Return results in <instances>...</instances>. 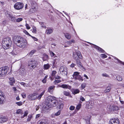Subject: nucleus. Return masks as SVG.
I'll use <instances>...</instances> for the list:
<instances>
[{"label": "nucleus", "mask_w": 124, "mask_h": 124, "mask_svg": "<svg viewBox=\"0 0 124 124\" xmlns=\"http://www.w3.org/2000/svg\"><path fill=\"white\" fill-rule=\"evenodd\" d=\"M13 39L15 43L20 47L24 48L27 46L26 40L20 36H15Z\"/></svg>", "instance_id": "obj_1"}, {"label": "nucleus", "mask_w": 124, "mask_h": 124, "mask_svg": "<svg viewBox=\"0 0 124 124\" xmlns=\"http://www.w3.org/2000/svg\"><path fill=\"white\" fill-rule=\"evenodd\" d=\"M56 103L57 101L55 100V98L51 96H48L45 101V105L50 108L56 106Z\"/></svg>", "instance_id": "obj_2"}, {"label": "nucleus", "mask_w": 124, "mask_h": 124, "mask_svg": "<svg viewBox=\"0 0 124 124\" xmlns=\"http://www.w3.org/2000/svg\"><path fill=\"white\" fill-rule=\"evenodd\" d=\"M12 44L11 39L9 37H5L2 40V46L4 49H7L10 47Z\"/></svg>", "instance_id": "obj_3"}, {"label": "nucleus", "mask_w": 124, "mask_h": 124, "mask_svg": "<svg viewBox=\"0 0 124 124\" xmlns=\"http://www.w3.org/2000/svg\"><path fill=\"white\" fill-rule=\"evenodd\" d=\"M60 74L62 75H67L68 74V70L67 67L65 66H62L59 70Z\"/></svg>", "instance_id": "obj_4"}, {"label": "nucleus", "mask_w": 124, "mask_h": 124, "mask_svg": "<svg viewBox=\"0 0 124 124\" xmlns=\"http://www.w3.org/2000/svg\"><path fill=\"white\" fill-rule=\"evenodd\" d=\"M8 70V67L7 66L0 68V77H2L6 74Z\"/></svg>", "instance_id": "obj_5"}, {"label": "nucleus", "mask_w": 124, "mask_h": 124, "mask_svg": "<svg viewBox=\"0 0 124 124\" xmlns=\"http://www.w3.org/2000/svg\"><path fill=\"white\" fill-rule=\"evenodd\" d=\"M38 64L37 62L35 61H31L29 62L28 66L31 69L35 68Z\"/></svg>", "instance_id": "obj_6"}, {"label": "nucleus", "mask_w": 124, "mask_h": 124, "mask_svg": "<svg viewBox=\"0 0 124 124\" xmlns=\"http://www.w3.org/2000/svg\"><path fill=\"white\" fill-rule=\"evenodd\" d=\"M24 6V4L23 3L17 2L14 4V7L15 9L19 10L23 8Z\"/></svg>", "instance_id": "obj_7"}, {"label": "nucleus", "mask_w": 124, "mask_h": 124, "mask_svg": "<svg viewBox=\"0 0 124 124\" xmlns=\"http://www.w3.org/2000/svg\"><path fill=\"white\" fill-rule=\"evenodd\" d=\"M119 120L118 118L116 119H112L110 120L109 124H119Z\"/></svg>", "instance_id": "obj_8"}, {"label": "nucleus", "mask_w": 124, "mask_h": 124, "mask_svg": "<svg viewBox=\"0 0 124 124\" xmlns=\"http://www.w3.org/2000/svg\"><path fill=\"white\" fill-rule=\"evenodd\" d=\"M48 120L46 119H41L38 122L37 124H48Z\"/></svg>", "instance_id": "obj_9"}, {"label": "nucleus", "mask_w": 124, "mask_h": 124, "mask_svg": "<svg viewBox=\"0 0 124 124\" xmlns=\"http://www.w3.org/2000/svg\"><path fill=\"white\" fill-rule=\"evenodd\" d=\"M28 97L29 100H34L37 98V96L35 93L31 94L28 95Z\"/></svg>", "instance_id": "obj_10"}, {"label": "nucleus", "mask_w": 124, "mask_h": 124, "mask_svg": "<svg viewBox=\"0 0 124 124\" xmlns=\"http://www.w3.org/2000/svg\"><path fill=\"white\" fill-rule=\"evenodd\" d=\"M8 16L9 20L13 22H16V19L15 17L10 14H8Z\"/></svg>", "instance_id": "obj_11"}, {"label": "nucleus", "mask_w": 124, "mask_h": 124, "mask_svg": "<svg viewBox=\"0 0 124 124\" xmlns=\"http://www.w3.org/2000/svg\"><path fill=\"white\" fill-rule=\"evenodd\" d=\"M59 86L60 87H62L63 88L68 89H70L71 88V86L68 85L63 84L59 85Z\"/></svg>", "instance_id": "obj_12"}, {"label": "nucleus", "mask_w": 124, "mask_h": 124, "mask_svg": "<svg viewBox=\"0 0 124 124\" xmlns=\"http://www.w3.org/2000/svg\"><path fill=\"white\" fill-rule=\"evenodd\" d=\"M8 120L6 117L2 116L0 117V122L1 123L6 122Z\"/></svg>", "instance_id": "obj_13"}, {"label": "nucleus", "mask_w": 124, "mask_h": 124, "mask_svg": "<svg viewBox=\"0 0 124 124\" xmlns=\"http://www.w3.org/2000/svg\"><path fill=\"white\" fill-rule=\"evenodd\" d=\"M31 5L32 8L30 10L31 11H32L33 13H34L37 10L36 8L37 4L35 3L34 4H32Z\"/></svg>", "instance_id": "obj_14"}, {"label": "nucleus", "mask_w": 124, "mask_h": 124, "mask_svg": "<svg viewBox=\"0 0 124 124\" xmlns=\"http://www.w3.org/2000/svg\"><path fill=\"white\" fill-rule=\"evenodd\" d=\"M76 61L77 65L79 68H81L83 67L82 63L79 59H76Z\"/></svg>", "instance_id": "obj_15"}, {"label": "nucleus", "mask_w": 124, "mask_h": 124, "mask_svg": "<svg viewBox=\"0 0 124 124\" xmlns=\"http://www.w3.org/2000/svg\"><path fill=\"white\" fill-rule=\"evenodd\" d=\"M93 45H94V47L97 50L99 51L101 53H104L105 52L103 49L99 46L94 44Z\"/></svg>", "instance_id": "obj_16"}, {"label": "nucleus", "mask_w": 124, "mask_h": 124, "mask_svg": "<svg viewBox=\"0 0 124 124\" xmlns=\"http://www.w3.org/2000/svg\"><path fill=\"white\" fill-rule=\"evenodd\" d=\"M71 91L72 93L74 95L80 92L79 90L78 89H71Z\"/></svg>", "instance_id": "obj_17"}, {"label": "nucleus", "mask_w": 124, "mask_h": 124, "mask_svg": "<svg viewBox=\"0 0 124 124\" xmlns=\"http://www.w3.org/2000/svg\"><path fill=\"white\" fill-rule=\"evenodd\" d=\"M24 69L23 68H20L19 69V71L22 75L24 76L26 74V72L24 71Z\"/></svg>", "instance_id": "obj_18"}, {"label": "nucleus", "mask_w": 124, "mask_h": 124, "mask_svg": "<svg viewBox=\"0 0 124 124\" xmlns=\"http://www.w3.org/2000/svg\"><path fill=\"white\" fill-rule=\"evenodd\" d=\"M57 105V108L59 109H62V108L63 106V103H56V105Z\"/></svg>", "instance_id": "obj_19"}, {"label": "nucleus", "mask_w": 124, "mask_h": 124, "mask_svg": "<svg viewBox=\"0 0 124 124\" xmlns=\"http://www.w3.org/2000/svg\"><path fill=\"white\" fill-rule=\"evenodd\" d=\"M55 87V86L54 85L51 86L49 87L48 89V91L50 93H52Z\"/></svg>", "instance_id": "obj_20"}, {"label": "nucleus", "mask_w": 124, "mask_h": 124, "mask_svg": "<svg viewBox=\"0 0 124 124\" xmlns=\"http://www.w3.org/2000/svg\"><path fill=\"white\" fill-rule=\"evenodd\" d=\"M53 31V29H47L46 31V33L47 34H49L52 33Z\"/></svg>", "instance_id": "obj_21"}, {"label": "nucleus", "mask_w": 124, "mask_h": 124, "mask_svg": "<svg viewBox=\"0 0 124 124\" xmlns=\"http://www.w3.org/2000/svg\"><path fill=\"white\" fill-rule=\"evenodd\" d=\"M79 73L78 72H75L74 73L73 75V79H75L77 78V77L79 75Z\"/></svg>", "instance_id": "obj_22"}, {"label": "nucleus", "mask_w": 124, "mask_h": 124, "mask_svg": "<svg viewBox=\"0 0 124 124\" xmlns=\"http://www.w3.org/2000/svg\"><path fill=\"white\" fill-rule=\"evenodd\" d=\"M44 69L45 70L48 69L50 67L49 64L47 63L46 64H45L44 65Z\"/></svg>", "instance_id": "obj_23"}, {"label": "nucleus", "mask_w": 124, "mask_h": 124, "mask_svg": "<svg viewBox=\"0 0 124 124\" xmlns=\"http://www.w3.org/2000/svg\"><path fill=\"white\" fill-rule=\"evenodd\" d=\"M119 108L118 107L115 106H113L111 107L112 110L113 111L118 110Z\"/></svg>", "instance_id": "obj_24"}, {"label": "nucleus", "mask_w": 124, "mask_h": 124, "mask_svg": "<svg viewBox=\"0 0 124 124\" xmlns=\"http://www.w3.org/2000/svg\"><path fill=\"white\" fill-rule=\"evenodd\" d=\"M73 59L76 61V60L78 59V55L77 52L73 53Z\"/></svg>", "instance_id": "obj_25"}, {"label": "nucleus", "mask_w": 124, "mask_h": 124, "mask_svg": "<svg viewBox=\"0 0 124 124\" xmlns=\"http://www.w3.org/2000/svg\"><path fill=\"white\" fill-rule=\"evenodd\" d=\"M75 80H78L79 81H82L83 80V79L82 78L81 76L80 75H79L77 77V78L75 79Z\"/></svg>", "instance_id": "obj_26"}, {"label": "nucleus", "mask_w": 124, "mask_h": 124, "mask_svg": "<svg viewBox=\"0 0 124 124\" xmlns=\"http://www.w3.org/2000/svg\"><path fill=\"white\" fill-rule=\"evenodd\" d=\"M16 113L17 114H20L22 115L23 114L22 110L20 109H19L17 110Z\"/></svg>", "instance_id": "obj_27"}, {"label": "nucleus", "mask_w": 124, "mask_h": 124, "mask_svg": "<svg viewBox=\"0 0 124 124\" xmlns=\"http://www.w3.org/2000/svg\"><path fill=\"white\" fill-rule=\"evenodd\" d=\"M77 53L78 58L81 59H82V56L80 52H77Z\"/></svg>", "instance_id": "obj_28"}, {"label": "nucleus", "mask_w": 124, "mask_h": 124, "mask_svg": "<svg viewBox=\"0 0 124 124\" xmlns=\"http://www.w3.org/2000/svg\"><path fill=\"white\" fill-rule=\"evenodd\" d=\"M45 92V91H43L37 97V98L38 99H40L42 96L44 94Z\"/></svg>", "instance_id": "obj_29"}, {"label": "nucleus", "mask_w": 124, "mask_h": 124, "mask_svg": "<svg viewBox=\"0 0 124 124\" xmlns=\"http://www.w3.org/2000/svg\"><path fill=\"white\" fill-rule=\"evenodd\" d=\"M64 95L66 96H69L70 95V93L68 91H64L63 92Z\"/></svg>", "instance_id": "obj_30"}, {"label": "nucleus", "mask_w": 124, "mask_h": 124, "mask_svg": "<svg viewBox=\"0 0 124 124\" xmlns=\"http://www.w3.org/2000/svg\"><path fill=\"white\" fill-rule=\"evenodd\" d=\"M65 36L67 39H70L71 38L70 36L68 33H66L65 34Z\"/></svg>", "instance_id": "obj_31"}, {"label": "nucleus", "mask_w": 124, "mask_h": 124, "mask_svg": "<svg viewBox=\"0 0 124 124\" xmlns=\"http://www.w3.org/2000/svg\"><path fill=\"white\" fill-rule=\"evenodd\" d=\"M89 107L90 108H91L93 107L94 106V103L92 101H90L89 103Z\"/></svg>", "instance_id": "obj_32"}, {"label": "nucleus", "mask_w": 124, "mask_h": 124, "mask_svg": "<svg viewBox=\"0 0 124 124\" xmlns=\"http://www.w3.org/2000/svg\"><path fill=\"white\" fill-rule=\"evenodd\" d=\"M117 80L119 81H122L123 79L122 77L117 76L116 77Z\"/></svg>", "instance_id": "obj_33"}, {"label": "nucleus", "mask_w": 124, "mask_h": 124, "mask_svg": "<svg viewBox=\"0 0 124 124\" xmlns=\"http://www.w3.org/2000/svg\"><path fill=\"white\" fill-rule=\"evenodd\" d=\"M41 27L43 28H46V23L44 22H40V23Z\"/></svg>", "instance_id": "obj_34"}, {"label": "nucleus", "mask_w": 124, "mask_h": 124, "mask_svg": "<svg viewBox=\"0 0 124 124\" xmlns=\"http://www.w3.org/2000/svg\"><path fill=\"white\" fill-rule=\"evenodd\" d=\"M110 88L109 87H107L104 91V92L105 93H107L109 92L110 90Z\"/></svg>", "instance_id": "obj_35"}, {"label": "nucleus", "mask_w": 124, "mask_h": 124, "mask_svg": "<svg viewBox=\"0 0 124 124\" xmlns=\"http://www.w3.org/2000/svg\"><path fill=\"white\" fill-rule=\"evenodd\" d=\"M3 98L1 97L0 98V104H2L4 103L5 102L4 101L3 99Z\"/></svg>", "instance_id": "obj_36"}, {"label": "nucleus", "mask_w": 124, "mask_h": 124, "mask_svg": "<svg viewBox=\"0 0 124 124\" xmlns=\"http://www.w3.org/2000/svg\"><path fill=\"white\" fill-rule=\"evenodd\" d=\"M36 50H31L30 53L29 55H33L36 52Z\"/></svg>", "instance_id": "obj_37"}, {"label": "nucleus", "mask_w": 124, "mask_h": 124, "mask_svg": "<svg viewBox=\"0 0 124 124\" xmlns=\"http://www.w3.org/2000/svg\"><path fill=\"white\" fill-rule=\"evenodd\" d=\"M33 30L32 31V32L33 33H36L37 31L36 28L35 27H32Z\"/></svg>", "instance_id": "obj_38"}, {"label": "nucleus", "mask_w": 124, "mask_h": 124, "mask_svg": "<svg viewBox=\"0 0 124 124\" xmlns=\"http://www.w3.org/2000/svg\"><path fill=\"white\" fill-rule=\"evenodd\" d=\"M61 111L59 110L57 112L55 113L54 114V115L56 116H58L59 115L61 114Z\"/></svg>", "instance_id": "obj_39"}, {"label": "nucleus", "mask_w": 124, "mask_h": 124, "mask_svg": "<svg viewBox=\"0 0 124 124\" xmlns=\"http://www.w3.org/2000/svg\"><path fill=\"white\" fill-rule=\"evenodd\" d=\"M86 86V84L85 83L82 84L81 85V87L82 89L85 88Z\"/></svg>", "instance_id": "obj_40"}, {"label": "nucleus", "mask_w": 124, "mask_h": 124, "mask_svg": "<svg viewBox=\"0 0 124 124\" xmlns=\"http://www.w3.org/2000/svg\"><path fill=\"white\" fill-rule=\"evenodd\" d=\"M16 103L18 106H21L22 105L23 102L22 101H20L19 102H16Z\"/></svg>", "instance_id": "obj_41"}, {"label": "nucleus", "mask_w": 124, "mask_h": 124, "mask_svg": "<svg viewBox=\"0 0 124 124\" xmlns=\"http://www.w3.org/2000/svg\"><path fill=\"white\" fill-rule=\"evenodd\" d=\"M61 82V80H56L54 82V84H57Z\"/></svg>", "instance_id": "obj_42"}, {"label": "nucleus", "mask_w": 124, "mask_h": 124, "mask_svg": "<svg viewBox=\"0 0 124 124\" xmlns=\"http://www.w3.org/2000/svg\"><path fill=\"white\" fill-rule=\"evenodd\" d=\"M32 118V115H30L28 116V118L27 119V121H30Z\"/></svg>", "instance_id": "obj_43"}, {"label": "nucleus", "mask_w": 124, "mask_h": 124, "mask_svg": "<svg viewBox=\"0 0 124 124\" xmlns=\"http://www.w3.org/2000/svg\"><path fill=\"white\" fill-rule=\"evenodd\" d=\"M15 82V80H13L12 81H10L9 82V84L11 85H13V84Z\"/></svg>", "instance_id": "obj_44"}, {"label": "nucleus", "mask_w": 124, "mask_h": 124, "mask_svg": "<svg viewBox=\"0 0 124 124\" xmlns=\"http://www.w3.org/2000/svg\"><path fill=\"white\" fill-rule=\"evenodd\" d=\"M28 112L27 111H25L24 112V114L23 115V116H22V118H24L25 116H27L28 115Z\"/></svg>", "instance_id": "obj_45"}, {"label": "nucleus", "mask_w": 124, "mask_h": 124, "mask_svg": "<svg viewBox=\"0 0 124 124\" xmlns=\"http://www.w3.org/2000/svg\"><path fill=\"white\" fill-rule=\"evenodd\" d=\"M101 56L103 58H104L107 57V56L104 54H101Z\"/></svg>", "instance_id": "obj_46"}, {"label": "nucleus", "mask_w": 124, "mask_h": 124, "mask_svg": "<svg viewBox=\"0 0 124 124\" xmlns=\"http://www.w3.org/2000/svg\"><path fill=\"white\" fill-rule=\"evenodd\" d=\"M56 71L54 70L52 71V76L54 77L55 76V74H56Z\"/></svg>", "instance_id": "obj_47"}, {"label": "nucleus", "mask_w": 124, "mask_h": 124, "mask_svg": "<svg viewBox=\"0 0 124 124\" xmlns=\"http://www.w3.org/2000/svg\"><path fill=\"white\" fill-rule=\"evenodd\" d=\"M81 107V105L80 104H78L76 108L78 110H79L80 108Z\"/></svg>", "instance_id": "obj_48"}, {"label": "nucleus", "mask_w": 124, "mask_h": 124, "mask_svg": "<svg viewBox=\"0 0 124 124\" xmlns=\"http://www.w3.org/2000/svg\"><path fill=\"white\" fill-rule=\"evenodd\" d=\"M80 100L82 101H85V99L83 96H81L80 97Z\"/></svg>", "instance_id": "obj_49"}, {"label": "nucleus", "mask_w": 124, "mask_h": 124, "mask_svg": "<svg viewBox=\"0 0 124 124\" xmlns=\"http://www.w3.org/2000/svg\"><path fill=\"white\" fill-rule=\"evenodd\" d=\"M22 20L23 19L22 18H19L16 19V22H18L22 21Z\"/></svg>", "instance_id": "obj_50"}, {"label": "nucleus", "mask_w": 124, "mask_h": 124, "mask_svg": "<svg viewBox=\"0 0 124 124\" xmlns=\"http://www.w3.org/2000/svg\"><path fill=\"white\" fill-rule=\"evenodd\" d=\"M75 108V107L73 106H71L70 108V109L71 110H74Z\"/></svg>", "instance_id": "obj_51"}, {"label": "nucleus", "mask_w": 124, "mask_h": 124, "mask_svg": "<svg viewBox=\"0 0 124 124\" xmlns=\"http://www.w3.org/2000/svg\"><path fill=\"white\" fill-rule=\"evenodd\" d=\"M21 95L23 98H25L26 97V95L25 93H23L21 94Z\"/></svg>", "instance_id": "obj_52"}, {"label": "nucleus", "mask_w": 124, "mask_h": 124, "mask_svg": "<svg viewBox=\"0 0 124 124\" xmlns=\"http://www.w3.org/2000/svg\"><path fill=\"white\" fill-rule=\"evenodd\" d=\"M23 32L26 35H28L30 36H31V35L30 34H29L28 32L26 30H24L23 31Z\"/></svg>", "instance_id": "obj_53"}, {"label": "nucleus", "mask_w": 124, "mask_h": 124, "mask_svg": "<svg viewBox=\"0 0 124 124\" xmlns=\"http://www.w3.org/2000/svg\"><path fill=\"white\" fill-rule=\"evenodd\" d=\"M25 26L27 29H30V27L29 26V25L27 23H26L25 25Z\"/></svg>", "instance_id": "obj_54"}, {"label": "nucleus", "mask_w": 124, "mask_h": 124, "mask_svg": "<svg viewBox=\"0 0 124 124\" xmlns=\"http://www.w3.org/2000/svg\"><path fill=\"white\" fill-rule=\"evenodd\" d=\"M102 75L104 77H109V76L108 75V74H102Z\"/></svg>", "instance_id": "obj_55"}, {"label": "nucleus", "mask_w": 124, "mask_h": 124, "mask_svg": "<svg viewBox=\"0 0 124 124\" xmlns=\"http://www.w3.org/2000/svg\"><path fill=\"white\" fill-rule=\"evenodd\" d=\"M19 83L21 85H23L24 87H25L26 86V84L22 82Z\"/></svg>", "instance_id": "obj_56"}, {"label": "nucleus", "mask_w": 124, "mask_h": 124, "mask_svg": "<svg viewBox=\"0 0 124 124\" xmlns=\"http://www.w3.org/2000/svg\"><path fill=\"white\" fill-rule=\"evenodd\" d=\"M50 53L51 56H54L55 55L54 53L52 51L50 52Z\"/></svg>", "instance_id": "obj_57"}, {"label": "nucleus", "mask_w": 124, "mask_h": 124, "mask_svg": "<svg viewBox=\"0 0 124 124\" xmlns=\"http://www.w3.org/2000/svg\"><path fill=\"white\" fill-rule=\"evenodd\" d=\"M33 39V40L35 41H37L38 40V39L37 38H35V37H33L31 35L30 36Z\"/></svg>", "instance_id": "obj_58"}, {"label": "nucleus", "mask_w": 124, "mask_h": 124, "mask_svg": "<svg viewBox=\"0 0 124 124\" xmlns=\"http://www.w3.org/2000/svg\"><path fill=\"white\" fill-rule=\"evenodd\" d=\"M41 116V115L40 114H37L36 115V118L37 119L40 116Z\"/></svg>", "instance_id": "obj_59"}, {"label": "nucleus", "mask_w": 124, "mask_h": 124, "mask_svg": "<svg viewBox=\"0 0 124 124\" xmlns=\"http://www.w3.org/2000/svg\"><path fill=\"white\" fill-rule=\"evenodd\" d=\"M42 82L43 83H46V79H43L42 80Z\"/></svg>", "instance_id": "obj_60"}, {"label": "nucleus", "mask_w": 124, "mask_h": 124, "mask_svg": "<svg viewBox=\"0 0 124 124\" xmlns=\"http://www.w3.org/2000/svg\"><path fill=\"white\" fill-rule=\"evenodd\" d=\"M75 65H76L75 64H74V63H72L70 65V67H71L73 68V67H74Z\"/></svg>", "instance_id": "obj_61"}, {"label": "nucleus", "mask_w": 124, "mask_h": 124, "mask_svg": "<svg viewBox=\"0 0 124 124\" xmlns=\"http://www.w3.org/2000/svg\"><path fill=\"white\" fill-rule=\"evenodd\" d=\"M115 59H116L120 63H122V62L120 60H119V59H118V58H116V57H115V58H114Z\"/></svg>", "instance_id": "obj_62"}, {"label": "nucleus", "mask_w": 124, "mask_h": 124, "mask_svg": "<svg viewBox=\"0 0 124 124\" xmlns=\"http://www.w3.org/2000/svg\"><path fill=\"white\" fill-rule=\"evenodd\" d=\"M36 111L38 110L39 108V106H36Z\"/></svg>", "instance_id": "obj_63"}, {"label": "nucleus", "mask_w": 124, "mask_h": 124, "mask_svg": "<svg viewBox=\"0 0 124 124\" xmlns=\"http://www.w3.org/2000/svg\"><path fill=\"white\" fill-rule=\"evenodd\" d=\"M55 79H60V78H61L59 76H57L55 77Z\"/></svg>", "instance_id": "obj_64"}]
</instances>
